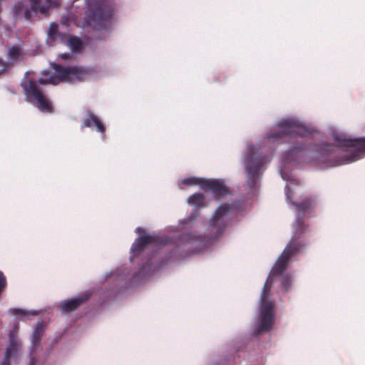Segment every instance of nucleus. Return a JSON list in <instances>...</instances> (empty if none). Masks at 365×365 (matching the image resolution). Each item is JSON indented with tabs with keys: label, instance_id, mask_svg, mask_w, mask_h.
I'll list each match as a JSON object with an SVG mask.
<instances>
[{
	"label": "nucleus",
	"instance_id": "7",
	"mask_svg": "<svg viewBox=\"0 0 365 365\" xmlns=\"http://www.w3.org/2000/svg\"><path fill=\"white\" fill-rule=\"evenodd\" d=\"M41 0H28L16 3L14 6V15L23 16L26 20L31 21L38 14H47L48 9L41 4Z\"/></svg>",
	"mask_w": 365,
	"mask_h": 365
},
{
	"label": "nucleus",
	"instance_id": "10",
	"mask_svg": "<svg viewBox=\"0 0 365 365\" xmlns=\"http://www.w3.org/2000/svg\"><path fill=\"white\" fill-rule=\"evenodd\" d=\"M114 14L112 6H101L93 11L94 17L98 21V24L102 29H106L110 26V19Z\"/></svg>",
	"mask_w": 365,
	"mask_h": 365
},
{
	"label": "nucleus",
	"instance_id": "17",
	"mask_svg": "<svg viewBox=\"0 0 365 365\" xmlns=\"http://www.w3.org/2000/svg\"><path fill=\"white\" fill-rule=\"evenodd\" d=\"M37 108L41 111L48 113H52L54 111L51 103L46 98L44 95L35 101Z\"/></svg>",
	"mask_w": 365,
	"mask_h": 365
},
{
	"label": "nucleus",
	"instance_id": "12",
	"mask_svg": "<svg viewBox=\"0 0 365 365\" xmlns=\"http://www.w3.org/2000/svg\"><path fill=\"white\" fill-rule=\"evenodd\" d=\"M88 299V295L85 294L69 300L63 301L60 304L61 310L63 313L72 312L87 302Z\"/></svg>",
	"mask_w": 365,
	"mask_h": 365
},
{
	"label": "nucleus",
	"instance_id": "6",
	"mask_svg": "<svg viewBox=\"0 0 365 365\" xmlns=\"http://www.w3.org/2000/svg\"><path fill=\"white\" fill-rule=\"evenodd\" d=\"M271 284L269 279L266 281L261 294V308L259 324L257 333L267 331L271 329L274 321V305L268 300L270 295Z\"/></svg>",
	"mask_w": 365,
	"mask_h": 365
},
{
	"label": "nucleus",
	"instance_id": "15",
	"mask_svg": "<svg viewBox=\"0 0 365 365\" xmlns=\"http://www.w3.org/2000/svg\"><path fill=\"white\" fill-rule=\"evenodd\" d=\"M18 340L11 334L9 336V344L6 347L4 359L1 365H10L11 358L16 354L19 349Z\"/></svg>",
	"mask_w": 365,
	"mask_h": 365
},
{
	"label": "nucleus",
	"instance_id": "27",
	"mask_svg": "<svg viewBox=\"0 0 365 365\" xmlns=\"http://www.w3.org/2000/svg\"><path fill=\"white\" fill-rule=\"evenodd\" d=\"M136 232L139 233V234H141L143 232V230L141 228V227H138L136 229Z\"/></svg>",
	"mask_w": 365,
	"mask_h": 365
},
{
	"label": "nucleus",
	"instance_id": "5",
	"mask_svg": "<svg viewBox=\"0 0 365 365\" xmlns=\"http://www.w3.org/2000/svg\"><path fill=\"white\" fill-rule=\"evenodd\" d=\"M269 157L258 152V148L254 145H248V153L245 160V168L247 174V184L250 188L257 186L259 179V172Z\"/></svg>",
	"mask_w": 365,
	"mask_h": 365
},
{
	"label": "nucleus",
	"instance_id": "29",
	"mask_svg": "<svg viewBox=\"0 0 365 365\" xmlns=\"http://www.w3.org/2000/svg\"><path fill=\"white\" fill-rule=\"evenodd\" d=\"M287 197L289 198V195L288 193L287 194Z\"/></svg>",
	"mask_w": 365,
	"mask_h": 365
},
{
	"label": "nucleus",
	"instance_id": "2",
	"mask_svg": "<svg viewBox=\"0 0 365 365\" xmlns=\"http://www.w3.org/2000/svg\"><path fill=\"white\" fill-rule=\"evenodd\" d=\"M290 202L294 206L297 212L295 230L292 239L270 272V274L272 276L282 274L286 270L291 258L297 255L308 244L307 236L309 230L307 225L304 224L303 218L314 208L316 205L315 198L310 196L304 198L300 202L292 201H290Z\"/></svg>",
	"mask_w": 365,
	"mask_h": 365
},
{
	"label": "nucleus",
	"instance_id": "25",
	"mask_svg": "<svg viewBox=\"0 0 365 365\" xmlns=\"http://www.w3.org/2000/svg\"><path fill=\"white\" fill-rule=\"evenodd\" d=\"M51 5L58 6L60 4V0H46Z\"/></svg>",
	"mask_w": 365,
	"mask_h": 365
},
{
	"label": "nucleus",
	"instance_id": "23",
	"mask_svg": "<svg viewBox=\"0 0 365 365\" xmlns=\"http://www.w3.org/2000/svg\"><path fill=\"white\" fill-rule=\"evenodd\" d=\"M11 67V63L0 59V76Z\"/></svg>",
	"mask_w": 365,
	"mask_h": 365
},
{
	"label": "nucleus",
	"instance_id": "19",
	"mask_svg": "<svg viewBox=\"0 0 365 365\" xmlns=\"http://www.w3.org/2000/svg\"><path fill=\"white\" fill-rule=\"evenodd\" d=\"M187 202L196 207H201L204 206L205 196L202 193H195L188 197Z\"/></svg>",
	"mask_w": 365,
	"mask_h": 365
},
{
	"label": "nucleus",
	"instance_id": "14",
	"mask_svg": "<svg viewBox=\"0 0 365 365\" xmlns=\"http://www.w3.org/2000/svg\"><path fill=\"white\" fill-rule=\"evenodd\" d=\"M68 36L66 33L60 32L58 25L56 23H52L48 29L46 41L51 46H53L56 41L63 42Z\"/></svg>",
	"mask_w": 365,
	"mask_h": 365
},
{
	"label": "nucleus",
	"instance_id": "1",
	"mask_svg": "<svg viewBox=\"0 0 365 365\" xmlns=\"http://www.w3.org/2000/svg\"><path fill=\"white\" fill-rule=\"evenodd\" d=\"M277 126L279 129L277 131L267 133L268 142L274 143L285 135L295 139L293 145L283 155L286 161L294 160L299 154L311 150L319 151L317 160L329 167L350 163L365 155V137L351 139L343 136H336L335 140L339 145L355 148V150L351 154L338 156L335 155V148L331 145H323L318 148V145L312 144V136L310 131L294 120H283L278 123Z\"/></svg>",
	"mask_w": 365,
	"mask_h": 365
},
{
	"label": "nucleus",
	"instance_id": "21",
	"mask_svg": "<svg viewBox=\"0 0 365 365\" xmlns=\"http://www.w3.org/2000/svg\"><path fill=\"white\" fill-rule=\"evenodd\" d=\"M204 179L202 178H197L194 177H190L183 179L181 181V185H186V186H192L195 185H199L201 187V182L203 181Z\"/></svg>",
	"mask_w": 365,
	"mask_h": 365
},
{
	"label": "nucleus",
	"instance_id": "9",
	"mask_svg": "<svg viewBox=\"0 0 365 365\" xmlns=\"http://www.w3.org/2000/svg\"><path fill=\"white\" fill-rule=\"evenodd\" d=\"M201 188L204 190H210L217 198H220L229 192L228 187L224 182L217 179H204L201 182Z\"/></svg>",
	"mask_w": 365,
	"mask_h": 365
},
{
	"label": "nucleus",
	"instance_id": "24",
	"mask_svg": "<svg viewBox=\"0 0 365 365\" xmlns=\"http://www.w3.org/2000/svg\"><path fill=\"white\" fill-rule=\"evenodd\" d=\"M12 313L15 315L25 316L26 312L21 309H14Z\"/></svg>",
	"mask_w": 365,
	"mask_h": 365
},
{
	"label": "nucleus",
	"instance_id": "8",
	"mask_svg": "<svg viewBox=\"0 0 365 365\" xmlns=\"http://www.w3.org/2000/svg\"><path fill=\"white\" fill-rule=\"evenodd\" d=\"M169 242L168 237H161L157 235H144L140 237L132 245L131 247V259L138 257L143 251L145 250L148 245H163Z\"/></svg>",
	"mask_w": 365,
	"mask_h": 365
},
{
	"label": "nucleus",
	"instance_id": "16",
	"mask_svg": "<svg viewBox=\"0 0 365 365\" xmlns=\"http://www.w3.org/2000/svg\"><path fill=\"white\" fill-rule=\"evenodd\" d=\"M7 57L11 60V66L13 63L20 62L24 60L25 53L24 52L21 46L19 44H15L9 48L7 53Z\"/></svg>",
	"mask_w": 365,
	"mask_h": 365
},
{
	"label": "nucleus",
	"instance_id": "11",
	"mask_svg": "<svg viewBox=\"0 0 365 365\" xmlns=\"http://www.w3.org/2000/svg\"><path fill=\"white\" fill-rule=\"evenodd\" d=\"M25 95L28 101L34 103L43 93L38 87L37 82L34 80H29L23 85Z\"/></svg>",
	"mask_w": 365,
	"mask_h": 365
},
{
	"label": "nucleus",
	"instance_id": "28",
	"mask_svg": "<svg viewBox=\"0 0 365 365\" xmlns=\"http://www.w3.org/2000/svg\"><path fill=\"white\" fill-rule=\"evenodd\" d=\"M34 360H35V359H34V358H31V361H30V364H29V365H34Z\"/></svg>",
	"mask_w": 365,
	"mask_h": 365
},
{
	"label": "nucleus",
	"instance_id": "26",
	"mask_svg": "<svg viewBox=\"0 0 365 365\" xmlns=\"http://www.w3.org/2000/svg\"><path fill=\"white\" fill-rule=\"evenodd\" d=\"M61 57L64 60H68L70 58V54L67 53H64L61 54Z\"/></svg>",
	"mask_w": 365,
	"mask_h": 365
},
{
	"label": "nucleus",
	"instance_id": "18",
	"mask_svg": "<svg viewBox=\"0 0 365 365\" xmlns=\"http://www.w3.org/2000/svg\"><path fill=\"white\" fill-rule=\"evenodd\" d=\"M67 44L73 52L78 53L82 51L83 43L82 40L76 36H68Z\"/></svg>",
	"mask_w": 365,
	"mask_h": 365
},
{
	"label": "nucleus",
	"instance_id": "3",
	"mask_svg": "<svg viewBox=\"0 0 365 365\" xmlns=\"http://www.w3.org/2000/svg\"><path fill=\"white\" fill-rule=\"evenodd\" d=\"M232 207V205L227 203L221 205L215 211L213 217L210 220V227L212 232H215V236L207 237L205 236L197 235L193 232H184L180 237L179 241L185 244H193L195 242L207 243L215 240L222 234L227 225V215Z\"/></svg>",
	"mask_w": 365,
	"mask_h": 365
},
{
	"label": "nucleus",
	"instance_id": "4",
	"mask_svg": "<svg viewBox=\"0 0 365 365\" xmlns=\"http://www.w3.org/2000/svg\"><path fill=\"white\" fill-rule=\"evenodd\" d=\"M55 74L48 79L39 78L40 84H57L60 82L73 83L84 81L90 75L88 69L80 66H63L54 63L52 66Z\"/></svg>",
	"mask_w": 365,
	"mask_h": 365
},
{
	"label": "nucleus",
	"instance_id": "13",
	"mask_svg": "<svg viewBox=\"0 0 365 365\" xmlns=\"http://www.w3.org/2000/svg\"><path fill=\"white\" fill-rule=\"evenodd\" d=\"M86 118L83 120V125L85 128H93L96 126L98 132L104 133L106 131V127L103 123L101 121L98 117L93 113L90 109H88L86 112Z\"/></svg>",
	"mask_w": 365,
	"mask_h": 365
},
{
	"label": "nucleus",
	"instance_id": "20",
	"mask_svg": "<svg viewBox=\"0 0 365 365\" xmlns=\"http://www.w3.org/2000/svg\"><path fill=\"white\" fill-rule=\"evenodd\" d=\"M43 332V324H38L35 328L32 336V344L34 347L39 344Z\"/></svg>",
	"mask_w": 365,
	"mask_h": 365
},
{
	"label": "nucleus",
	"instance_id": "22",
	"mask_svg": "<svg viewBox=\"0 0 365 365\" xmlns=\"http://www.w3.org/2000/svg\"><path fill=\"white\" fill-rule=\"evenodd\" d=\"M291 278L289 276L285 274L282 277L281 279V286L284 289V291H288L289 287H291Z\"/></svg>",
	"mask_w": 365,
	"mask_h": 365
}]
</instances>
